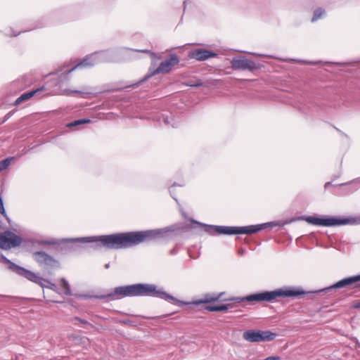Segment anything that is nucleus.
I'll return each instance as SVG.
<instances>
[{
  "instance_id": "obj_14",
  "label": "nucleus",
  "mask_w": 360,
  "mask_h": 360,
  "mask_svg": "<svg viewBox=\"0 0 360 360\" xmlns=\"http://www.w3.org/2000/svg\"><path fill=\"white\" fill-rule=\"evenodd\" d=\"M60 284L63 288L64 293L66 295H70L71 291L68 282L65 278H63L60 279Z\"/></svg>"
},
{
  "instance_id": "obj_12",
  "label": "nucleus",
  "mask_w": 360,
  "mask_h": 360,
  "mask_svg": "<svg viewBox=\"0 0 360 360\" xmlns=\"http://www.w3.org/2000/svg\"><path fill=\"white\" fill-rule=\"evenodd\" d=\"M19 274L21 276L26 278L27 279H28L29 281H32L35 283L39 285H42L43 283V278L32 271L25 269L23 268H20L19 270Z\"/></svg>"
},
{
  "instance_id": "obj_10",
  "label": "nucleus",
  "mask_w": 360,
  "mask_h": 360,
  "mask_svg": "<svg viewBox=\"0 0 360 360\" xmlns=\"http://www.w3.org/2000/svg\"><path fill=\"white\" fill-rule=\"evenodd\" d=\"M190 58L204 61L208 58L217 56V53L205 49H196L189 53Z\"/></svg>"
},
{
  "instance_id": "obj_16",
  "label": "nucleus",
  "mask_w": 360,
  "mask_h": 360,
  "mask_svg": "<svg viewBox=\"0 0 360 360\" xmlns=\"http://www.w3.org/2000/svg\"><path fill=\"white\" fill-rule=\"evenodd\" d=\"M91 122V120L89 119H82V120H78L75 122H72L68 124V127H72L75 126H77L82 124H86Z\"/></svg>"
},
{
  "instance_id": "obj_23",
  "label": "nucleus",
  "mask_w": 360,
  "mask_h": 360,
  "mask_svg": "<svg viewBox=\"0 0 360 360\" xmlns=\"http://www.w3.org/2000/svg\"><path fill=\"white\" fill-rule=\"evenodd\" d=\"M353 307L356 309L360 308V300H356L353 302Z\"/></svg>"
},
{
  "instance_id": "obj_7",
  "label": "nucleus",
  "mask_w": 360,
  "mask_h": 360,
  "mask_svg": "<svg viewBox=\"0 0 360 360\" xmlns=\"http://www.w3.org/2000/svg\"><path fill=\"white\" fill-rule=\"evenodd\" d=\"M179 58L178 56L176 54H171L167 60L160 63L152 75H155L169 73L175 65L179 64Z\"/></svg>"
},
{
  "instance_id": "obj_6",
  "label": "nucleus",
  "mask_w": 360,
  "mask_h": 360,
  "mask_svg": "<svg viewBox=\"0 0 360 360\" xmlns=\"http://www.w3.org/2000/svg\"><path fill=\"white\" fill-rule=\"evenodd\" d=\"M22 243V238L15 233L7 231L0 233V248L8 250L19 246Z\"/></svg>"
},
{
  "instance_id": "obj_17",
  "label": "nucleus",
  "mask_w": 360,
  "mask_h": 360,
  "mask_svg": "<svg viewBox=\"0 0 360 360\" xmlns=\"http://www.w3.org/2000/svg\"><path fill=\"white\" fill-rule=\"evenodd\" d=\"M323 14H324L323 10H322L321 8L316 9L314 13V15L312 17L311 20L313 22L317 20L318 19L321 18Z\"/></svg>"
},
{
  "instance_id": "obj_18",
  "label": "nucleus",
  "mask_w": 360,
  "mask_h": 360,
  "mask_svg": "<svg viewBox=\"0 0 360 360\" xmlns=\"http://www.w3.org/2000/svg\"><path fill=\"white\" fill-rule=\"evenodd\" d=\"M11 158H6L0 161V172L6 169L11 164Z\"/></svg>"
},
{
  "instance_id": "obj_4",
  "label": "nucleus",
  "mask_w": 360,
  "mask_h": 360,
  "mask_svg": "<svg viewBox=\"0 0 360 360\" xmlns=\"http://www.w3.org/2000/svg\"><path fill=\"white\" fill-rule=\"evenodd\" d=\"M277 334L270 330H248L243 333V338L250 342H269L274 340Z\"/></svg>"
},
{
  "instance_id": "obj_20",
  "label": "nucleus",
  "mask_w": 360,
  "mask_h": 360,
  "mask_svg": "<svg viewBox=\"0 0 360 360\" xmlns=\"http://www.w3.org/2000/svg\"><path fill=\"white\" fill-rule=\"evenodd\" d=\"M0 213L4 217H6V219L8 218L7 217V214L6 213V211H5V209H4V203H3V200L1 199V198L0 197Z\"/></svg>"
},
{
  "instance_id": "obj_2",
  "label": "nucleus",
  "mask_w": 360,
  "mask_h": 360,
  "mask_svg": "<svg viewBox=\"0 0 360 360\" xmlns=\"http://www.w3.org/2000/svg\"><path fill=\"white\" fill-rule=\"evenodd\" d=\"M160 234L158 230L130 231L93 237L91 241L99 242L107 249H127L140 243L150 241Z\"/></svg>"
},
{
  "instance_id": "obj_24",
  "label": "nucleus",
  "mask_w": 360,
  "mask_h": 360,
  "mask_svg": "<svg viewBox=\"0 0 360 360\" xmlns=\"http://www.w3.org/2000/svg\"><path fill=\"white\" fill-rule=\"evenodd\" d=\"M79 340H82L84 343L88 341V339L85 338H79Z\"/></svg>"
},
{
  "instance_id": "obj_25",
  "label": "nucleus",
  "mask_w": 360,
  "mask_h": 360,
  "mask_svg": "<svg viewBox=\"0 0 360 360\" xmlns=\"http://www.w3.org/2000/svg\"><path fill=\"white\" fill-rule=\"evenodd\" d=\"M73 93H79V91H72Z\"/></svg>"
},
{
  "instance_id": "obj_21",
  "label": "nucleus",
  "mask_w": 360,
  "mask_h": 360,
  "mask_svg": "<svg viewBox=\"0 0 360 360\" xmlns=\"http://www.w3.org/2000/svg\"><path fill=\"white\" fill-rule=\"evenodd\" d=\"M83 66H85V61H83L82 63H79L78 64H77L76 65H75L72 68L70 69L69 70H68L66 72V74H69L70 72H72L73 70H75V69L78 68L79 67H83Z\"/></svg>"
},
{
  "instance_id": "obj_9",
  "label": "nucleus",
  "mask_w": 360,
  "mask_h": 360,
  "mask_svg": "<svg viewBox=\"0 0 360 360\" xmlns=\"http://www.w3.org/2000/svg\"><path fill=\"white\" fill-rule=\"evenodd\" d=\"M33 257L34 260L39 264L51 267L58 265V262L44 252L40 251L34 252Z\"/></svg>"
},
{
  "instance_id": "obj_13",
  "label": "nucleus",
  "mask_w": 360,
  "mask_h": 360,
  "mask_svg": "<svg viewBox=\"0 0 360 360\" xmlns=\"http://www.w3.org/2000/svg\"><path fill=\"white\" fill-rule=\"evenodd\" d=\"M43 88L41 89H37L35 90H32L28 92H25L22 94L20 97H18L16 101H15V105H19L22 102L28 100L31 98L32 96H34L38 91H40L42 90Z\"/></svg>"
},
{
  "instance_id": "obj_11",
  "label": "nucleus",
  "mask_w": 360,
  "mask_h": 360,
  "mask_svg": "<svg viewBox=\"0 0 360 360\" xmlns=\"http://www.w3.org/2000/svg\"><path fill=\"white\" fill-rule=\"evenodd\" d=\"M357 282H360V275L348 277L343 278L338 282H337L335 284H334L332 288H344L347 285H353ZM356 286H360V283L356 285Z\"/></svg>"
},
{
  "instance_id": "obj_19",
  "label": "nucleus",
  "mask_w": 360,
  "mask_h": 360,
  "mask_svg": "<svg viewBox=\"0 0 360 360\" xmlns=\"http://www.w3.org/2000/svg\"><path fill=\"white\" fill-rule=\"evenodd\" d=\"M116 321L120 323L126 324V325L132 326H136L134 321L130 320L129 319H116Z\"/></svg>"
},
{
  "instance_id": "obj_8",
  "label": "nucleus",
  "mask_w": 360,
  "mask_h": 360,
  "mask_svg": "<svg viewBox=\"0 0 360 360\" xmlns=\"http://www.w3.org/2000/svg\"><path fill=\"white\" fill-rule=\"evenodd\" d=\"M231 67L234 70H254L256 68L255 63L245 57H237L231 60Z\"/></svg>"
},
{
  "instance_id": "obj_3",
  "label": "nucleus",
  "mask_w": 360,
  "mask_h": 360,
  "mask_svg": "<svg viewBox=\"0 0 360 360\" xmlns=\"http://www.w3.org/2000/svg\"><path fill=\"white\" fill-rule=\"evenodd\" d=\"M266 227V224H259L255 226H218L214 227L215 231L219 234L224 235H236V234H248L255 233Z\"/></svg>"
},
{
  "instance_id": "obj_22",
  "label": "nucleus",
  "mask_w": 360,
  "mask_h": 360,
  "mask_svg": "<svg viewBox=\"0 0 360 360\" xmlns=\"http://www.w3.org/2000/svg\"><path fill=\"white\" fill-rule=\"evenodd\" d=\"M202 83L200 79L197 80L195 82H189L188 83L186 84V85L189 86H202Z\"/></svg>"
},
{
  "instance_id": "obj_26",
  "label": "nucleus",
  "mask_w": 360,
  "mask_h": 360,
  "mask_svg": "<svg viewBox=\"0 0 360 360\" xmlns=\"http://www.w3.org/2000/svg\"><path fill=\"white\" fill-rule=\"evenodd\" d=\"M75 340H77L78 337H73Z\"/></svg>"
},
{
  "instance_id": "obj_15",
  "label": "nucleus",
  "mask_w": 360,
  "mask_h": 360,
  "mask_svg": "<svg viewBox=\"0 0 360 360\" xmlns=\"http://www.w3.org/2000/svg\"><path fill=\"white\" fill-rule=\"evenodd\" d=\"M75 321L81 323L82 324V327H84L86 329H90L94 327L90 322L84 319H82L79 316H75Z\"/></svg>"
},
{
  "instance_id": "obj_1",
  "label": "nucleus",
  "mask_w": 360,
  "mask_h": 360,
  "mask_svg": "<svg viewBox=\"0 0 360 360\" xmlns=\"http://www.w3.org/2000/svg\"><path fill=\"white\" fill-rule=\"evenodd\" d=\"M303 290L292 287H285L272 291H262L251 294L243 298H225V292L217 294H206L203 298L191 302H184L159 291L153 284L136 283L124 285V297L141 296H159L166 299L172 300L174 303L178 304H205L204 309L212 312H227L233 307L231 302H246L250 303L270 302L276 300L278 297H297L305 295Z\"/></svg>"
},
{
  "instance_id": "obj_5",
  "label": "nucleus",
  "mask_w": 360,
  "mask_h": 360,
  "mask_svg": "<svg viewBox=\"0 0 360 360\" xmlns=\"http://www.w3.org/2000/svg\"><path fill=\"white\" fill-rule=\"evenodd\" d=\"M306 221L313 225L322 226H335L350 224V219H339L335 217L320 218L316 217H307L305 218Z\"/></svg>"
}]
</instances>
